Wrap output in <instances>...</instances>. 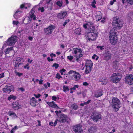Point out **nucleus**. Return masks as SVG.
Here are the masks:
<instances>
[{"label": "nucleus", "instance_id": "17", "mask_svg": "<svg viewBox=\"0 0 133 133\" xmlns=\"http://www.w3.org/2000/svg\"><path fill=\"white\" fill-rule=\"evenodd\" d=\"M13 107L15 109H18L21 108V106L19 103L17 102H14L13 103Z\"/></svg>", "mask_w": 133, "mask_h": 133}, {"label": "nucleus", "instance_id": "2", "mask_svg": "<svg viewBox=\"0 0 133 133\" xmlns=\"http://www.w3.org/2000/svg\"><path fill=\"white\" fill-rule=\"evenodd\" d=\"M72 51V53L74 55V56L76 57V60L78 62L80 58L82 57L83 54L82 51L80 48H70L69 51L70 52Z\"/></svg>", "mask_w": 133, "mask_h": 133}, {"label": "nucleus", "instance_id": "11", "mask_svg": "<svg viewBox=\"0 0 133 133\" xmlns=\"http://www.w3.org/2000/svg\"><path fill=\"white\" fill-rule=\"evenodd\" d=\"M55 28V27L52 25H51L48 28L44 29V31L45 33L49 35L51 34L53 30Z\"/></svg>", "mask_w": 133, "mask_h": 133}, {"label": "nucleus", "instance_id": "43", "mask_svg": "<svg viewBox=\"0 0 133 133\" xmlns=\"http://www.w3.org/2000/svg\"><path fill=\"white\" fill-rule=\"evenodd\" d=\"M73 56L70 55L69 56H68L67 57V58L68 59H69L70 61H71L73 59Z\"/></svg>", "mask_w": 133, "mask_h": 133}, {"label": "nucleus", "instance_id": "28", "mask_svg": "<svg viewBox=\"0 0 133 133\" xmlns=\"http://www.w3.org/2000/svg\"><path fill=\"white\" fill-rule=\"evenodd\" d=\"M88 131L90 133H94L95 132L96 129L93 127H91L88 130Z\"/></svg>", "mask_w": 133, "mask_h": 133}, {"label": "nucleus", "instance_id": "4", "mask_svg": "<svg viewBox=\"0 0 133 133\" xmlns=\"http://www.w3.org/2000/svg\"><path fill=\"white\" fill-rule=\"evenodd\" d=\"M70 80H74L76 81L79 80L81 78V75L79 72L71 70L66 74Z\"/></svg>", "mask_w": 133, "mask_h": 133}, {"label": "nucleus", "instance_id": "6", "mask_svg": "<svg viewBox=\"0 0 133 133\" xmlns=\"http://www.w3.org/2000/svg\"><path fill=\"white\" fill-rule=\"evenodd\" d=\"M122 78V75L120 73H114L111 77V80L114 83H118Z\"/></svg>", "mask_w": 133, "mask_h": 133}, {"label": "nucleus", "instance_id": "25", "mask_svg": "<svg viewBox=\"0 0 133 133\" xmlns=\"http://www.w3.org/2000/svg\"><path fill=\"white\" fill-rule=\"evenodd\" d=\"M85 73L86 74H88L91 72L92 69V68L88 66H85Z\"/></svg>", "mask_w": 133, "mask_h": 133}, {"label": "nucleus", "instance_id": "13", "mask_svg": "<svg viewBox=\"0 0 133 133\" xmlns=\"http://www.w3.org/2000/svg\"><path fill=\"white\" fill-rule=\"evenodd\" d=\"M82 125L79 124L75 126L73 129V130L76 133H81L83 130L81 129Z\"/></svg>", "mask_w": 133, "mask_h": 133}, {"label": "nucleus", "instance_id": "44", "mask_svg": "<svg viewBox=\"0 0 133 133\" xmlns=\"http://www.w3.org/2000/svg\"><path fill=\"white\" fill-rule=\"evenodd\" d=\"M66 70L65 69H63L60 70V72L61 73V74L63 75V73Z\"/></svg>", "mask_w": 133, "mask_h": 133}, {"label": "nucleus", "instance_id": "32", "mask_svg": "<svg viewBox=\"0 0 133 133\" xmlns=\"http://www.w3.org/2000/svg\"><path fill=\"white\" fill-rule=\"evenodd\" d=\"M58 120L57 119L55 122L54 123L53 122H50L49 123V125L51 126H55L57 124V121H58Z\"/></svg>", "mask_w": 133, "mask_h": 133}, {"label": "nucleus", "instance_id": "9", "mask_svg": "<svg viewBox=\"0 0 133 133\" xmlns=\"http://www.w3.org/2000/svg\"><path fill=\"white\" fill-rule=\"evenodd\" d=\"M83 27L85 29L88 28L89 30L90 31L91 28V29H95V27L94 26L93 23L91 22H86L83 25Z\"/></svg>", "mask_w": 133, "mask_h": 133}, {"label": "nucleus", "instance_id": "49", "mask_svg": "<svg viewBox=\"0 0 133 133\" xmlns=\"http://www.w3.org/2000/svg\"><path fill=\"white\" fill-rule=\"evenodd\" d=\"M116 0H111L110 2V4L111 5H112L114 3L116 2Z\"/></svg>", "mask_w": 133, "mask_h": 133}, {"label": "nucleus", "instance_id": "48", "mask_svg": "<svg viewBox=\"0 0 133 133\" xmlns=\"http://www.w3.org/2000/svg\"><path fill=\"white\" fill-rule=\"evenodd\" d=\"M104 46H97V48L98 49H99L100 50H102L104 49Z\"/></svg>", "mask_w": 133, "mask_h": 133}, {"label": "nucleus", "instance_id": "12", "mask_svg": "<svg viewBox=\"0 0 133 133\" xmlns=\"http://www.w3.org/2000/svg\"><path fill=\"white\" fill-rule=\"evenodd\" d=\"M68 117L67 116L63 114H62L60 117L59 119H57L58 121H59L61 123H62L64 122H65L68 121Z\"/></svg>", "mask_w": 133, "mask_h": 133}, {"label": "nucleus", "instance_id": "58", "mask_svg": "<svg viewBox=\"0 0 133 133\" xmlns=\"http://www.w3.org/2000/svg\"><path fill=\"white\" fill-rule=\"evenodd\" d=\"M32 59H31L30 58H28V62L29 63H32Z\"/></svg>", "mask_w": 133, "mask_h": 133}, {"label": "nucleus", "instance_id": "39", "mask_svg": "<svg viewBox=\"0 0 133 133\" xmlns=\"http://www.w3.org/2000/svg\"><path fill=\"white\" fill-rule=\"evenodd\" d=\"M56 78L59 79H60L61 78H62V77L60 76L59 74L57 73L56 74Z\"/></svg>", "mask_w": 133, "mask_h": 133}, {"label": "nucleus", "instance_id": "31", "mask_svg": "<svg viewBox=\"0 0 133 133\" xmlns=\"http://www.w3.org/2000/svg\"><path fill=\"white\" fill-rule=\"evenodd\" d=\"M63 91L65 92H67L69 90V88L68 86H66L65 85H64L63 86Z\"/></svg>", "mask_w": 133, "mask_h": 133}, {"label": "nucleus", "instance_id": "5", "mask_svg": "<svg viewBox=\"0 0 133 133\" xmlns=\"http://www.w3.org/2000/svg\"><path fill=\"white\" fill-rule=\"evenodd\" d=\"M121 103L119 100L116 98L114 97L112 99L111 106L116 111H117L120 107Z\"/></svg>", "mask_w": 133, "mask_h": 133}, {"label": "nucleus", "instance_id": "55", "mask_svg": "<svg viewBox=\"0 0 133 133\" xmlns=\"http://www.w3.org/2000/svg\"><path fill=\"white\" fill-rule=\"evenodd\" d=\"M47 59L48 61L49 62H50V61H52L54 60V59L52 58H50V57H48L47 58Z\"/></svg>", "mask_w": 133, "mask_h": 133}, {"label": "nucleus", "instance_id": "38", "mask_svg": "<svg viewBox=\"0 0 133 133\" xmlns=\"http://www.w3.org/2000/svg\"><path fill=\"white\" fill-rule=\"evenodd\" d=\"M72 107L73 109L76 110L77 109L78 107L75 104H73L72 105Z\"/></svg>", "mask_w": 133, "mask_h": 133}, {"label": "nucleus", "instance_id": "18", "mask_svg": "<svg viewBox=\"0 0 133 133\" xmlns=\"http://www.w3.org/2000/svg\"><path fill=\"white\" fill-rule=\"evenodd\" d=\"M91 118L93 119L94 121L97 122L99 119H101V116L100 115H98L95 116L93 115L91 116Z\"/></svg>", "mask_w": 133, "mask_h": 133}, {"label": "nucleus", "instance_id": "47", "mask_svg": "<svg viewBox=\"0 0 133 133\" xmlns=\"http://www.w3.org/2000/svg\"><path fill=\"white\" fill-rule=\"evenodd\" d=\"M15 73L16 75H17L19 76H21L22 75H23V74L22 73H19L16 71H15Z\"/></svg>", "mask_w": 133, "mask_h": 133}, {"label": "nucleus", "instance_id": "52", "mask_svg": "<svg viewBox=\"0 0 133 133\" xmlns=\"http://www.w3.org/2000/svg\"><path fill=\"white\" fill-rule=\"evenodd\" d=\"M127 2L129 3L132 4L133 2V0H127Z\"/></svg>", "mask_w": 133, "mask_h": 133}, {"label": "nucleus", "instance_id": "36", "mask_svg": "<svg viewBox=\"0 0 133 133\" xmlns=\"http://www.w3.org/2000/svg\"><path fill=\"white\" fill-rule=\"evenodd\" d=\"M79 87L78 85H74L73 87L71 88L70 89V90H75L76 89V88H78Z\"/></svg>", "mask_w": 133, "mask_h": 133}, {"label": "nucleus", "instance_id": "8", "mask_svg": "<svg viewBox=\"0 0 133 133\" xmlns=\"http://www.w3.org/2000/svg\"><path fill=\"white\" fill-rule=\"evenodd\" d=\"M125 82L129 85L133 84V75L130 74L127 75L125 77Z\"/></svg>", "mask_w": 133, "mask_h": 133}, {"label": "nucleus", "instance_id": "46", "mask_svg": "<svg viewBox=\"0 0 133 133\" xmlns=\"http://www.w3.org/2000/svg\"><path fill=\"white\" fill-rule=\"evenodd\" d=\"M70 21V20L69 19H67L66 20V21L64 22L63 24V26H65L67 23L69 22Z\"/></svg>", "mask_w": 133, "mask_h": 133}, {"label": "nucleus", "instance_id": "54", "mask_svg": "<svg viewBox=\"0 0 133 133\" xmlns=\"http://www.w3.org/2000/svg\"><path fill=\"white\" fill-rule=\"evenodd\" d=\"M38 10L40 11L41 12H43L44 11V8L43 7H40L39 8Z\"/></svg>", "mask_w": 133, "mask_h": 133}, {"label": "nucleus", "instance_id": "21", "mask_svg": "<svg viewBox=\"0 0 133 133\" xmlns=\"http://www.w3.org/2000/svg\"><path fill=\"white\" fill-rule=\"evenodd\" d=\"M93 63L92 61L90 60H87L85 63V66L89 67L92 68Z\"/></svg>", "mask_w": 133, "mask_h": 133}, {"label": "nucleus", "instance_id": "23", "mask_svg": "<svg viewBox=\"0 0 133 133\" xmlns=\"http://www.w3.org/2000/svg\"><path fill=\"white\" fill-rule=\"evenodd\" d=\"M9 115L10 116H12V118L14 119L16 118L17 117V116L16 114L15 113L12 111L9 112Z\"/></svg>", "mask_w": 133, "mask_h": 133}, {"label": "nucleus", "instance_id": "33", "mask_svg": "<svg viewBox=\"0 0 133 133\" xmlns=\"http://www.w3.org/2000/svg\"><path fill=\"white\" fill-rule=\"evenodd\" d=\"M16 98V97L15 96L11 95L8 97V99L9 101H10L12 99L14 100Z\"/></svg>", "mask_w": 133, "mask_h": 133}, {"label": "nucleus", "instance_id": "20", "mask_svg": "<svg viewBox=\"0 0 133 133\" xmlns=\"http://www.w3.org/2000/svg\"><path fill=\"white\" fill-rule=\"evenodd\" d=\"M67 14V13L66 12H62L58 14L57 17L59 18L62 19Z\"/></svg>", "mask_w": 133, "mask_h": 133}, {"label": "nucleus", "instance_id": "35", "mask_svg": "<svg viewBox=\"0 0 133 133\" xmlns=\"http://www.w3.org/2000/svg\"><path fill=\"white\" fill-rule=\"evenodd\" d=\"M13 63L14 66L16 67L20 65L19 63L16 60V61H14Z\"/></svg>", "mask_w": 133, "mask_h": 133}, {"label": "nucleus", "instance_id": "42", "mask_svg": "<svg viewBox=\"0 0 133 133\" xmlns=\"http://www.w3.org/2000/svg\"><path fill=\"white\" fill-rule=\"evenodd\" d=\"M24 68L25 69H27L28 70L29 69V64L27 63L26 65L24 66Z\"/></svg>", "mask_w": 133, "mask_h": 133}, {"label": "nucleus", "instance_id": "7", "mask_svg": "<svg viewBox=\"0 0 133 133\" xmlns=\"http://www.w3.org/2000/svg\"><path fill=\"white\" fill-rule=\"evenodd\" d=\"M17 40V37L16 36H11L8 39L6 42L9 45H12L14 44Z\"/></svg>", "mask_w": 133, "mask_h": 133}, {"label": "nucleus", "instance_id": "26", "mask_svg": "<svg viewBox=\"0 0 133 133\" xmlns=\"http://www.w3.org/2000/svg\"><path fill=\"white\" fill-rule=\"evenodd\" d=\"M102 95V91L101 90H100L96 93L95 96L96 97H98L101 96Z\"/></svg>", "mask_w": 133, "mask_h": 133}, {"label": "nucleus", "instance_id": "14", "mask_svg": "<svg viewBox=\"0 0 133 133\" xmlns=\"http://www.w3.org/2000/svg\"><path fill=\"white\" fill-rule=\"evenodd\" d=\"M22 15V12L18 10L14 15V17L15 18L17 19L20 18Z\"/></svg>", "mask_w": 133, "mask_h": 133}, {"label": "nucleus", "instance_id": "37", "mask_svg": "<svg viewBox=\"0 0 133 133\" xmlns=\"http://www.w3.org/2000/svg\"><path fill=\"white\" fill-rule=\"evenodd\" d=\"M30 17L31 19H32L34 20H35L36 19L35 16L34 15V14L33 13L30 15Z\"/></svg>", "mask_w": 133, "mask_h": 133}, {"label": "nucleus", "instance_id": "3", "mask_svg": "<svg viewBox=\"0 0 133 133\" xmlns=\"http://www.w3.org/2000/svg\"><path fill=\"white\" fill-rule=\"evenodd\" d=\"M89 31L90 32L86 35L87 39L89 41H94L97 37L98 34L96 31L95 29L91 28L90 31Z\"/></svg>", "mask_w": 133, "mask_h": 133}, {"label": "nucleus", "instance_id": "15", "mask_svg": "<svg viewBox=\"0 0 133 133\" xmlns=\"http://www.w3.org/2000/svg\"><path fill=\"white\" fill-rule=\"evenodd\" d=\"M47 104L50 107L57 109H59V107L53 101L52 102H46Z\"/></svg>", "mask_w": 133, "mask_h": 133}, {"label": "nucleus", "instance_id": "22", "mask_svg": "<svg viewBox=\"0 0 133 133\" xmlns=\"http://www.w3.org/2000/svg\"><path fill=\"white\" fill-rule=\"evenodd\" d=\"M111 56V54L108 52L106 53L105 54V57L106 60H108L110 59Z\"/></svg>", "mask_w": 133, "mask_h": 133}, {"label": "nucleus", "instance_id": "24", "mask_svg": "<svg viewBox=\"0 0 133 133\" xmlns=\"http://www.w3.org/2000/svg\"><path fill=\"white\" fill-rule=\"evenodd\" d=\"M30 6V4L28 3H25L23 4L20 5V8L21 9L25 8L27 9V7H29Z\"/></svg>", "mask_w": 133, "mask_h": 133}, {"label": "nucleus", "instance_id": "57", "mask_svg": "<svg viewBox=\"0 0 133 133\" xmlns=\"http://www.w3.org/2000/svg\"><path fill=\"white\" fill-rule=\"evenodd\" d=\"M83 85L86 86L88 85L89 84L87 82H85L83 83Z\"/></svg>", "mask_w": 133, "mask_h": 133}, {"label": "nucleus", "instance_id": "64", "mask_svg": "<svg viewBox=\"0 0 133 133\" xmlns=\"http://www.w3.org/2000/svg\"><path fill=\"white\" fill-rule=\"evenodd\" d=\"M32 39L33 38L32 37L29 36L28 37V39L31 41L32 40Z\"/></svg>", "mask_w": 133, "mask_h": 133}, {"label": "nucleus", "instance_id": "63", "mask_svg": "<svg viewBox=\"0 0 133 133\" xmlns=\"http://www.w3.org/2000/svg\"><path fill=\"white\" fill-rule=\"evenodd\" d=\"M17 127L16 126H15V127L13 128L12 129L13 130L15 131V130L16 129H17Z\"/></svg>", "mask_w": 133, "mask_h": 133}, {"label": "nucleus", "instance_id": "60", "mask_svg": "<svg viewBox=\"0 0 133 133\" xmlns=\"http://www.w3.org/2000/svg\"><path fill=\"white\" fill-rule=\"evenodd\" d=\"M97 57V55L95 54H94L92 57V58L93 59H95L96 57Z\"/></svg>", "mask_w": 133, "mask_h": 133}, {"label": "nucleus", "instance_id": "50", "mask_svg": "<svg viewBox=\"0 0 133 133\" xmlns=\"http://www.w3.org/2000/svg\"><path fill=\"white\" fill-rule=\"evenodd\" d=\"M34 96L36 98H38L41 96V95L40 94H38L37 95L34 94Z\"/></svg>", "mask_w": 133, "mask_h": 133}, {"label": "nucleus", "instance_id": "30", "mask_svg": "<svg viewBox=\"0 0 133 133\" xmlns=\"http://www.w3.org/2000/svg\"><path fill=\"white\" fill-rule=\"evenodd\" d=\"M13 47H11L10 48H9L7 49L5 51V53L6 54H7L9 53L10 51H12L13 50V49H12Z\"/></svg>", "mask_w": 133, "mask_h": 133}, {"label": "nucleus", "instance_id": "16", "mask_svg": "<svg viewBox=\"0 0 133 133\" xmlns=\"http://www.w3.org/2000/svg\"><path fill=\"white\" fill-rule=\"evenodd\" d=\"M30 105L33 107H35L37 103V101L34 97H32L30 99Z\"/></svg>", "mask_w": 133, "mask_h": 133}, {"label": "nucleus", "instance_id": "40", "mask_svg": "<svg viewBox=\"0 0 133 133\" xmlns=\"http://www.w3.org/2000/svg\"><path fill=\"white\" fill-rule=\"evenodd\" d=\"M56 4L58 6L61 7L62 5V3L61 2L58 1L57 2Z\"/></svg>", "mask_w": 133, "mask_h": 133}, {"label": "nucleus", "instance_id": "29", "mask_svg": "<svg viewBox=\"0 0 133 133\" xmlns=\"http://www.w3.org/2000/svg\"><path fill=\"white\" fill-rule=\"evenodd\" d=\"M16 60L20 64L22 63L24 61L23 59L19 57L17 58Z\"/></svg>", "mask_w": 133, "mask_h": 133}, {"label": "nucleus", "instance_id": "10", "mask_svg": "<svg viewBox=\"0 0 133 133\" xmlns=\"http://www.w3.org/2000/svg\"><path fill=\"white\" fill-rule=\"evenodd\" d=\"M13 89V87L11 84H9L6 86L3 89L4 92L9 93Z\"/></svg>", "mask_w": 133, "mask_h": 133}, {"label": "nucleus", "instance_id": "45", "mask_svg": "<svg viewBox=\"0 0 133 133\" xmlns=\"http://www.w3.org/2000/svg\"><path fill=\"white\" fill-rule=\"evenodd\" d=\"M12 24L13 25H17L19 24V22L17 21H13Z\"/></svg>", "mask_w": 133, "mask_h": 133}, {"label": "nucleus", "instance_id": "1", "mask_svg": "<svg viewBox=\"0 0 133 133\" xmlns=\"http://www.w3.org/2000/svg\"><path fill=\"white\" fill-rule=\"evenodd\" d=\"M114 28L111 29L110 32L109 39L112 45H115L118 41L117 30L120 29L122 26V22L117 18H114L112 22Z\"/></svg>", "mask_w": 133, "mask_h": 133}, {"label": "nucleus", "instance_id": "41", "mask_svg": "<svg viewBox=\"0 0 133 133\" xmlns=\"http://www.w3.org/2000/svg\"><path fill=\"white\" fill-rule=\"evenodd\" d=\"M52 66L54 67H55V69H57L59 66L58 64H57L56 63H54L53 64Z\"/></svg>", "mask_w": 133, "mask_h": 133}, {"label": "nucleus", "instance_id": "61", "mask_svg": "<svg viewBox=\"0 0 133 133\" xmlns=\"http://www.w3.org/2000/svg\"><path fill=\"white\" fill-rule=\"evenodd\" d=\"M105 18H103V19L101 21V22L103 23H104L105 21Z\"/></svg>", "mask_w": 133, "mask_h": 133}, {"label": "nucleus", "instance_id": "56", "mask_svg": "<svg viewBox=\"0 0 133 133\" xmlns=\"http://www.w3.org/2000/svg\"><path fill=\"white\" fill-rule=\"evenodd\" d=\"M50 56L52 58L53 57H55L56 56V55L55 54L51 53L50 54Z\"/></svg>", "mask_w": 133, "mask_h": 133}, {"label": "nucleus", "instance_id": "27", "mask_svg": "<svg viewBox=\"0 0 133 133\" xmlns=\"http://www.w3.org/2000/svg\"><path fill=\"white\" fill-rule=\"evenodd\" d=\"M99 82H102V84H105L108 82V80L106 79H101L99 80Z\"/></svg>", "mask_w": 133, "mask_h": 133}, {"label": "nucleus", "instance_id": "19", "mask_svg": "<svg viewBox=\"0 0 133 133\" xmlns=\"http://www.w3.org/2000/svg\"><path fill=\"white\" fill-rule=\"evenodd\" d=\"M102 14L100 11H98L97 12L96 15L95 16L96 20L97 21L100 20L102 18Z\"/></svg>", "mask_w": 133, "mask_h": 133}, {"label": "nucleus", "instance_id": "59", "mask_svg": "<svg viewBox=\"0 0 133 133\" xmlns=\"http://www.w3.org/2000/svg\"><path fill=\"white\" fill-rule=\"evenodd\" d=\"M18 89L19 90H21L22 91H25L24 89L22 87L19 88Z\"/></svg>", "mask_w": 133, "mask_h": 133}, {"label": "nucleus", "instance_id": "51", "mask_svg": "<svg viewBox=\"0 0 133 133\" xmlns=\"http://www.w3.org/2000/svg\"><path fill=\"white\" fill-rule=\"evenodd\" d=\"M4 76V73H2L0 74V79L3 78Z\"/></svg>", "mask_w": 133, "mask_h": 133}, {"label": "nucleus", "instance_id": "62", "mask_svg": "<svg viewBox=\"0 0 133 133\" xmlns=\"http://www.w3.org/2000/svg\"><path fill=\"white\" fill-rule=\"evenodd\" d=\"M90 100H89L87 102L84 103L85 104H88L90 102Z\"/></svg>", "mask_w": 133, "mask_h": 133}, {"label": "nucleus", "instance_id": "34", "mask_svg": "<svg viewBox=\"0 0 133 133\" xmlns=\"http://www.w3.org/2000/svg\"><path fill=\"white\" fill-rule=\"evenodd\" d=\"M81 29L79 28H78L76 29L75 31V32L76 34H79L81 33Z\"/></svg>", "mask_w": 133, "mask_h": 133}, {"label": "nucleus", "instance_id": "53", "mask_svg": "<svg viewBox=\"0 0 133 133\" xmlns=\"http://www.w3.org/2000/svg\"><path fill=\"white\" fill-rule=\"evenodd\" d=\"M52 99L53 100L56 101L57 99V97L55 96H53L52 97Z\"/></svg>", "mask_w": 133, "mask_h": 133}]
</instances>
